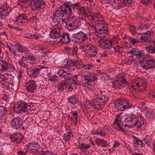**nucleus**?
<instances>
[{"label":"nucleus","mask_w":155,"mask_h":155,"mask_svg":"<svg viewBox=\"0 0 155 155\" xmlns=\"http://www.w3.org/2000/svg\"><path fill=\"white\" fill-rule=\"evenodd\" d=\"M60 32V30H59L58 29V30H54L53 31L51 30L50 32V34L51 35V34L52 33L53 36H54L55 35L59 33Z\"/></svg>","instance_id":"5fc2aeb1"},{"label":"nucleus","mask_w":155,"mask_h":155,"mask_svg":"<svg viewBox=\"0 0 155 155\" xmlns=\"http://www.w3.org/2000/svg\"><path fill=\"white\" fill-rule=\"evenodd\" d=\"M143 119L144 118L141 115L139 117L137 116L136 119L134 120V123H133V125L134 126H136L138 125L137 127V128H140L144 124Z\"/></svg>","instance_id":"9b49d317"},{"label":"nucleus","mask_w":155,"mask_h":155,"mask_svg":"<svg viewBox=\"0 0 155 155\" xmlns=\"http://www.w3.org/2000/svg\"><path fill=\"white\" fill-rule=\"evenodd\" d=\"M3 98L7 102L10 103L13 100V97L11 94H5Z\"/></svg>","instance_id":"c85d7f7f"},{"label":"nucleus","mask_w":155,"mask_h":155,"mask_svg":"<svg viewBox=\"0 0 155 155\" xmlns=\"http://www.w3.org/2000/svg\"><path fill=\"white\" fill-rule=\"evenodd\" d=\"M141 141L140 140H134L133 141L134 142V143H133V145L134 146V148H135V147H137L139 146V141Z\"/></svg>","instance_id":"603ef678"},{"label":"nucleus","mask_w":155,"mask_h":155,"mask_svg":"<svg viewBox=\"0 0 155 155\" xmlns=\"http://www.w3.org/2000/svg\"><path fill=\"white\" fill-rule=\"evenodd\" d=\"M7 71L9 70V72H13L15 71V68L13 66L10 64H8Z\"/></svg>","instance_id":"37998d69"},{"label":"nucleus","mask_w":155,"mask_h":155,"mask_svg":"<svg viewBox=\"0 0 155 155\" xmlns=\"http://www.w3.org/2000/svg\"><path fill=\"white\" fill-rule=\"evenodd\" d=\"M96 22L97 23H96V25H103L104 23H106L105 20L104 19L102 20H98Z\"/></svg>","instance_id":"3c124183"},{"label":"nucleus","mask_w":155,"mask_h":155,"mask_svg":"<svg viewBox=\"0 0 155 155\" xmlns=\"http://www.w3.org/2000/svg\"><path fill=\"white\" fill-rule=\"evenodd\" d=\"M9 75V74L8 73L3 74L2 75V77H3L4 78H2V82H5L6 83V81L9 79L8 78Z\"/></svg>","instance_id":"79ce46f5"},{"label":"nucleus","mask_w":155,"mask_h":155,"mask_svg":"<svg viewBox=\"0 0 155 155\" xmlns=\"http://www.w3.org/2000/svg\"><path fill=\"white\" fill-rule=\"evenodd\" d=\"M7 87H8V88L14 91L18 87L17 85L15 84L13 82H12L11 83H8V85H7Z\"/></svg>","instance_id":"473e14b6"},{"label":"nucleus","mask_w":155,"mask_h":155,"mask_svg":"<svg viewBox=\"0 0 155 155\" xmlns=\"http://www.w3.org/2000/svg\"><path fill=\"white\" fill-rule=\"evenodd\" d=\"M58 61L61 62L62 64L64 65H66V62L69 60V59H67L64 55H62L58 57Z\"/></svg>","instance_id":"4be33fe9"},{"label":"nucleus","mask_w":155,"mask_h":155,"mask_svg":"<svg viewBox=\"0 0 155 155\" xmlns=\"http://www.w3.org/2000/svg\"><path fill=\"white\" fill-rule=\"evenodd\" d=\"M27 74L30 77L36 78L40 74L39 69L35 68H30L27 71Z\"/></svg>","instance_id":"423d86ee"},{"label":"nucleus","mask_w":155,"mask_h":155,"mask_svg":"<svg viewBox=\"0 0 155 155\" xmlns=\"http://www.w3.org/2000/svg\"><path fill=\"white\" fill-rule=\"evenodd\" d=\"M29 1L30 2H29V3H26L25 4V6L26 7V8L28 7H31L32 6H33V5L32 4L31 0H30Z\"/></svg>","instance_id":"680f3d73"},{"label":"nucleus","mask_w":155,"mask_h":155,"mask_svg":"<svg viewBox=\"0 0 155 155\" xmlns=\"http://www.w3.org/2000/svg\"><path fill=\"white\" fill-rule=\"evenodd\" d=\"M147 70L149 69H153L154 68V66L153 65V63H154V61L153 60H150L147 59Z\"/></svg>","instance_id":"c756f323"},{"label":"nucleus","mask_w":155,"mask_h":155,"mask_svg":"<svg viewBox=\"0 0 155 155\" xmlns=\"http://www.w3.org/2000/svg\"><path fill=\"white\" fill-rule=\"evenodd\" d=\"M75 61H73L72 60H68L67 62H66V65L68 66L69 68H71V67H72L74 66H75Z\"/></svg>","instance_id":"c9c22d12"},{"label":"nucleus","mask_w":155,"mask_h":155,"mask_svg":"<svg viewBox=\"0 0 155 155\" xmlns=\"http://www.w3.org/2000/svg\"><path fill=\"white\" fill-rule=\"evenodd\" d=\"M90 147V145H85L84 143H82L80 146H79V149L80 150L81 149L86 150L89 148Z\"/></svg>","instance_id":"58836bf2"},{"label":"nucleus","mask_w":155,"mask_h":155,"mask_svg":"<svg viewBox=\"0 0 155 155\" xmlns=\"http://www.w3.org/2000/svg\"><path fill=\"white\" fill-rule=\"evenodd\" d=\"M99 100L101 101V102L104 103V105H105L106 102L109 101V98L105 95H101V97L98 98Z\"/></svg>","instance_id":"393cba45"},{"label":"nucleus","mask_w":155,"mask_h":155,"mask_svg":"<svg viewBox=\"0 0 155 155\" xmlns=\"http://www.w3.org/2000/svg\"><path fill=\"white\" fill-rule=\"evenodd\" d=\"M103 128H100L99 129V133L98 135H99L100 136H103L104 137H105L106 134L105 133L103 132Z\"/></svg>","instance_id":"864d4df0"},{"label":"nucleus","mask_w":155,"mask_h":155,"mask_svg":"<svg viewBox=\"0 0 155 155\" xmlns=\"http://www.w3.org/2000/svg\"><path fill=\"white\" fill-rule=\"evenodd\" d=\"M132 106V105L131 104V103L129 101V100H128V101L126 100L122 107H120V109L119 110H123L126 108L130 107Z\"/></svg>","instance_id":"a211bd4d"},{"label":"nucleus","mask_w":155,"mask_h":155,"mask_svg":"<svg viewBox=\"0 0 155 155\" xmlns=\"http://www.w3.org/2000/svg\"><path fill=\"white\" fill-rule=\"evenodd\" d=\"M121 115V113H119L115 117V119L113 124H119V122L121 123V118L119 120V118L120 117ZM121 123H120L121 124Z\"/></svg>","instance_id":"e433bc0d"},{"label":"nucleus","mask_w":155,"mask_h":155,"mask_svg":"<svg viewBox=\"0 0 155 155\" xmlns=\"http://www.w3.org/2000/svg\"><path fill=\"white\" fill-rule=\"evenodd\" d=\"M32 1L37 10H39L45 8L46 3L44 0H32Z\"/></svg>","instance_id":"20e7f679"},{"label":"nucleus","mask_w":155,"mask_h":155,"mask_svg":"<svg viewBox=\"0 0 155 155\" xmlns=\"http://www.w3.org/2000/svg\"><path fill=\"white\" fill-rule=\"evenodd\" d=\"M101 139L98 138L97 139H96L95 140V142L96 143V144H97L98 146H101Z\"/></svg>","instance_id":"338daca9"},{"label":"nucleus","mask_w":155,"mask_h":155,"mask_svg":"<svg viewBox=\"0 0 155 155\" xmlns=\"http://www.w3.org/2000/svg\"><path fill=\"white\" fill-rule=\"evenodd\" d=\"M109 143H107V141L103 139H101L100 146L101 147H106L107 146H109Z\"/></svg>","instance_id":"a19ab883"},{"label":"nucleus","mask_w":155,"mask_h":155,"mask_svg":"<svg viewBox=\"0 0 155 155\" xmlns=\"http://www.w3.org/2000/svg\"><path fill=\"white\" fill-rule=\"evenodd\" d=\"M0 111L2 116L6 115L8 112V108L6 107L3 106H0Z\"/></svg>","instance_id":"cd10ccee"},{"label":"nucleus","mask_w":155,"mask_h":155,"mask_svg":"<svg viewBox=\"0 0 155 155\" xmlns=\"http://www.w3.org/2000/svg\"><path fill=\"white\" fill-rule=\"evenodd\" d=\"M76 24L75 25V27L78 28L79 26L81 25V19L79 18H76V20L75 22Z\"/></svg>","instance_id":"09e8293b"},{"label":"nucleus","mask_w":155,"mask_h":155,"mask_svg":"<svg viewBox=\"0 0 155 155\" xmlns=\"http://www.w3.org/2000/svg\"><path fill=\"white\" fill-rule=\"evenodd\" d=\"M99 15L101 16V14L99 13H94L91 17V20H94L95 17L98 18V16Z\"/></svg>","instance_id":"49530a36"},{"label":"nucleus","mask_w":155,"mask_h":155,"mask_svg":"<svg viewBox=\"0 0 155 155\" xmlns=\"http://www.w3.org/2000/svg\"><path fill=\"white\" fill-rule=\"evenodd\" d=\"M118 80L120 81V83H121V84H124L125 83H126L127 84V82L126 80V79L124 78V76H120V77L117 78Z\"/></svg>","instance_id":"c03bdc74"},{"label":"nucleus","mask_w":155,"mask_h":155,"mask_svg":"<svg viewBox=\"0 0 155 155\" xmlns=\"http://www.w3.org/2000/svg\"><path fill=\"white\" fill-rule=\"evenodd\" d=\"M87 40V36L81 31L75 34L72 36L71 41L78 44L83 43L84 41Z\"/></svg>","instance_id":"f03ea898"},{"label":"nucleus","mask_w":155,"mask_h":155,"mask_svg":"<svg viewBox=\"0 0 155 155\" xmlns=\"http://www.w3.org/2000/svg\"><path fill=\"white\" fill-rule=\"evenodd\" d=\"M70 82H69L68 83L66 84L65 83L64 84V86L68 89H71V83L70 84Z\"/></svg>","instance_id":"69168bd1"},{"label":"nucleus","mask_w":155,"mask_h":155,"mask_svg":"<svg viewBox=\"0 0 155 155\" xmlns=\"http://www.w3.org/2000/svg\"><path fill=\"white\" fill-rule=\"evenodd\" d=\"M60 12L58 13V14L59 15L62 17H64V14L68 15L67 12V10L62 5L60 6Z\"/></svg>","instance_id":"6ab92c4d"},{"label":"nucleus","mask_w":155,"mask_h":155,"mask_svg":"<svg viewBox=\"0 0 155 155\" xmlns=\"http://www.w3.org/2000/svg\"><path fill=\"white\" fill-rule=\"evenodd\" d=\"M93 108L97 109L98 111L102 110L104 106V103L102 104L101 101H93Z\"/></svg>","instance_id":"f8f14e48"},{"label":"nucleus","mask_w":155,"mask_h":155,"mask_svg":"<svg viewBox=\"0 0 155 155\" xmlns=\"http://www.w3.org/2000/svg\"><path fill=\"white\" fill-rule=\"evenodd\" d=\"M29 103H27L25 102L24 101H21L16 102L14 105L13 110L14 113L17 114H19L23 113L28 112V110L29 109H28L29 107H30V104L29 105Z\"/></svg>","instance_id":"f257e3e1"},{"label":"nucleus","mask_w":155,"mask_h":155,"mask_svg":"<svg viewBox=\"0 0 155 155\" xmlns=\"http://www.w3.org/2000/svg\"><path fill=\"white\" fill-rule=\"evenodd\" d=\"M31 146L33 148L32 150H34L36 153L38 152L41 147L38 143L35 141L32 142Z\"/></svg>","instance_id":"aec40b11"},{"label":"nucleus","mask_w":155,"mask_h":155,"mask_svg":"<svg viewBox=\"0 0 155 155\" xmlns=\"http://www.w3.org/2000/svg\"><path fill=\"white\" fill-rule=\"evenodd\" d=\"M28 58L31 61H34L36 58V57L33 55L27 56Z\"/></svg>","instance_id":"774afa93"},{"label":"nucleus","mask_w":155,"mask_h":155,"mask_svg":"<svg viewBox=\"0 0 155 155\" xmlns=\"http://www.w3.org/2000/svg\"><path fill=\"white\" fill-rule=\"evenodd\" d=\"M136 27L134 25H131L130 26L129 28V30L130 32H131V34L133 35H135V34L137 32L135 31Z\"/></svg>","instance_id":"ea45409f"},{"label":"nucleus","mask_w":155,"mask_h":155,"mask_svg":"<svg viewBox=\"0 0 155 155\" xmlns=\"http://www.w3.org/2000/svg\"><path fill=\"white\" fill-rule=\"evenodd\" d=\"M99 27L100 28L103 29L104 30L103 33L104 34H107V32L109 31L108 29V25H107L106 23H104L103 25H99L98 27Z\"/></svg>","instance_id":"b1692460"},{"label":"nucleus","mask_w":155,"mask_h":155,"mask_svg":"<svg viewBox=\"0 0 155 155\" xmlns=\"http://www.w3.org/2000/svg\"><path fill=\"white\" fill-rule=\"evenodd\" d=\"M129 115L130 116V119H131L130 120L131 122L133 121L134 120H135L137 117L133 114H129Z\"/></svg>","instance_id":"bf43d9fd"},{"label":"nucleus","mask_w":155,"mask_h":155,"mask_svg":"<svg viewBox=\"0 0 155 155\" xmlns=\"http://www.w3.org/2000/svg\"><path fill=\"white\" fill-rule=\"evenodd\" d=\"M132 46H134L135 45H137L138 43H140V41L138 40H137L136 39L133 38V40L132 41Z\"/></svg>","instance_id":"6e6d98bb"},{"label":"nucleus","mask_w":155,"mask_h":155,"mask_svg":"<svg viewBox=\"0 0 155 155\" xmlns=\"http://www.w3.org/2000/svg\"><path fill=\"white\" fill-rule=\"evenodd\" d=\"M14 139V142H16L17 144H20L21 143H23V140H25V137L21 134L17 137H15Z\"/></svg>","instance_id":"f3484780"},{"label":"nucleus","mask_w":155,"mask_h":155,"mask_svg":"<svg viewBox=\"0 0 155 155\" xmlns=\"http://www.w3.org/2000/svg\"><path fill=\"white\" fill-rule=\"evenodd\" d=\"M64 48L69 55H72L73 56H77L78 50L77 46H74L72 47H69L66 46L64 47Z\"/></svg>","instance_id":"6e6552de"},{"label":"nucleus","mask_w":155,"mask_h":155,"mask_svg":"<svg viewBox=\"0 0 155 155\" xmlns=\"http://www.w3.org/2000/svg\"><path fill=\"white\" fill-rule=\"evenodd\" d=\"M66 20L70 23H72L74 26H75V24H76L75 22L76 20V17L74 16H72L71 17L70 16Z\"/></svg>","instance_id":"a878e982"},{"label":"nucleus","mask_w":155,"mask_h":155,"mask_svg":"<svg viewBox=\"0 0 155 155\" xmlns=\"http://www.w3.org/2000/svg\"><path fill=\"white\" fill-rule=\"evenodd\" d=\"M78 10L80 11L81 13L82 14H84L86 12V9L84 6H82L80 8L78 7Z\"/></svg>","instance_id":"8fccbe9b"},{"label":"nucleus","mask_w":155,"mask_h":155,"mask_svg":"<svg viewBox=\"0 0 155 155\" xmlns=\"http://www.w3.org/2000/svg\"><path fill=\"white\" fill-rule=\"evenodd\" d=\"M22 23H26V21L27 20V17L25 14H22Z\"/></svg>","instance_id":"052dcab7"},{"label":"nucleus","mask_w":155,"mask_h":155,"mask_svg":"<svg viewBox=\"0 0 155 155\" xmlns=\"http://www.w3.org/2000/svg\"><path fill=\"white\" fill-rule=\"evenodd\" d=\"M112 41H107L106 43H105V45L103 46V47L107 49H111V48H112Z\"/></svg>","instance_id":"2f4dec72"},{"label":"nucleus","mask_w":155,"mask_h":155,"mask_svg":"<svg viewBox=\"0 0 155 155\" xmlns=\"http://www.w3.org/2000/svg\"><path fill=\"white\" fill-rule=\"evenodd\" d=\"M67 10V12L68 15H72L73 12L72 10V7L71 6L67 5L66 4L64 3L62 5Z\"/></svg>","instance_id":"412c9836"},{"label":"nucleus","mask_w":155,"mask_h":155,"mask_svg":"<svg viewBox=\"0 0 155 155\" xmlns=\"http://www.w3.org/2000/svg\"><path fill=\"white\" fill-rule=\"evenodd\" d=\"M8 63L4 60H0V71H7Z\"/></svg>","instance_id":"ddd939ff"},{"label":"nucleus","mask_w":155,"mask_h":155,"mask_svg":"<svg viewBox=\"0 0 155 155\" xmlns=\"http://www.w3.org/2000/svg\"><path fill=\"white\" fill-rule=\"evenodd\" d=\"M84 80L87 81L88 82H93L92 79L91 78V74H89V76L87 78H84Z\"/></svg>","instance_id":"0e129e2a"},{"label":"nucleus","mask_w":155,"mask_h":155,"mask_svg":"<svg viewBox=\"0 0 155 155\" xmlns=\"http://www.w3.org/2000/svg\"><path fill=\"white\" fill-rule=\"evenodd\" d=\"M97 74L94 73L93 74V75H91V78H92V80L93 81H94L95 80H97L98 78L97 77Z\"/></svg>","instance_id":"13d9d810"},{"label":"nucleus","mask_w":155,"mask_h":155,"mask_svg":"<svg viewBox=\"0 0 155 155\" xmlns=\"http://www.w3.org/2000/svg\"><path fill=\"white\" fill-rule=\"evenodd\" d=\"M98 49L97 50H95V49L93 52H94V54H91L89 52H87L85 54L86 56L87 57H88L89 58H91L93 57H95L97 53L98 52Z\"/></svg>","instance_id":"72a5a7b5"},{"label":"nucleus","mask_w":155,"mask_h":155,"mask_svg":"<svg viewBox=\"0 0 155 155\" xmlns=\"http://www.w3.org/2000/svg\"><path fill=\"white\" fill-rule=\"evenodd\" d=\"M59 41L62 44L67 45L70 41L69 35L68 33L63 32L61 36V39H60Z\"/></svg>","instance_id":"9d476101"},{"label":"nucleus","mask_w":155,"mask_h":155,"mask_svg":"<svg viewBox=\"0 0 155 155\" xmlns=\"http://www.w3.org/2000/svg\"><path fill=\"white\" fill-rule=\"evenodd\" d=\"M24 123L21 118L17 117H14L10 121L11 127L14 130H18L22 127Z\"/></svg>","instance_id":"7ed1b4c3"},{"label":"nucleus","mask_w":155,"mask_h":155,"mask_svg":"<svg viewBox=\"0 0 155 155\" xmlns=\"http://www.w3.org/2000/svg\"><path fill=\"white\" fill-rule=\"evenodd\" d=\"M93 105V102L91 103L88 100L86 102L85 106L87 108L89 109L90 108H91L92 107Z\"/></svg>","instance_id":"de8ad7c7"},{"label":"nucleus","mask_w":155,"mask_h":155,"mask_svg":"<svg viewBox=\"0 0 155 155\" xmlns=\"http://www.w3.org/2000/svg\"><path fill=\"white\" fill-rule=\"evenodd\" d=\"M73 137V135L71 131H67L64 134V140L65 142L69 141L71 140V136Z\"/></svg>","instance_id":"dca6fc26"},{"label":"nucleus","mask_w":155,"mask_h":155,"mask_svg":"<svg viewBox=\"0 0 155 155\" xmlns=\"http://www.w3.org/2000/svg\"><path fill=\"white\" fill-rule=\"evenodd\" d=\"M62 35L61 34L60 32L55 35L54 36H53L49 35L50 38L53 39H58L60 38H61L62 36Z\"/></svg>","instance_id":"4c0bfd02"},{"label":"nucleus","mask_w":155,"mask_h":155,"mask_svg":"<svg viewBox=\"0 0 155 155\" xmlns=\"http://www.w3.org/2000/svg\"><path fill=\"white\" fill-rule=\"evenodd\" d=\"M67 99L68 102L73 105L78 103L79 100L78 97H77L76 95H74L69 96Z\"/></svg>","instance_id":"4468645a"},{"label":"nucleus","mask_w":155,"mask_h":155,"mask_svg":"<svg viewBox=\"0 0 155 155\" xmlns=\"http://www.w3.org/2000/svg\"><path fill=\"white\" fill-rule=\"evenodd\" d=\"M127 61L126 62V64H131V63H133V62L135 61V59H130V58H127Z\"/></svg>","instance_id":"4d7b16f0"},{"label":"nucleus","mask_w":155,"mask_h":155,"mask_svg":"<svg viewBox=\"0 0 155 155\" xmlns=\"http://www.w3.org/2000/svg\"><path fill=\"white\" fill-rule=\"evenodd\" d=\"M127 55L128 54H133L136 58H138L140 57V58L143 56L141 51L137 48H133L131 50L127 52Z\"/></svg>","instance_id":"0eeeda50"},{"label":"nucleus","mask_w":155,"mask_h":155,"mask_svg":"<svg viewBox=\"0 0 155 155\" xmlns=\"http://www.w3.org/2000/svg\"><path fill=\"white\" fill-rule=\"evenodd\" d=\"M112 87L116 90H120L125 87V85L122 84L120 83V81L118 80L117 78L114 81H112Z\"/></svg>","instance_id":"1a4fd4ad"},{"label":"nucleus","mask_w":155,"mask_h":155,"mask_svg":"<svg viewBox=\"0 0 155 155\" xmlns=\"http://www.w3.org/2000/svg\"><path fill=\"white\" fill-rule=\"evenodd\" d=\"M8 10L2 7L0 8V16H7L9 14Z\"/></svg>","instance_id":"5701e85b"},{"label":"nucleus","mask_w":155,"mask_h":155,"mask_svg":"<svg viewBox=\"0 0 155 155\" xmlns=\"http://www.w3.org/2000/svg\"><path fill=\"white\" fill-rule=\"evenodd\" d=\"M75 66L77 68H80L84 67L85 66L82 61H76L75 62Z\"/></svg>","instance_id":"7c9ffc66"},{"label":"nucleus","mask_w":155,"mask_h":155,"mask_svg":"<svg viewBox=\"0 0 155 155\" xmlns=\"http://www.w3.org/2000/svg\"><path fill=\"white\" fill-rule=\"evenodd\" d=\"M51 19H52V21L54 22L55 25H57L58 26H59V25H61V24L60 23V21H59V19H58L59 18L52 17Z\"/></svg>","instance_id":"f704fd0d"},{"label":"nucleus","mask_w":155,"mask_h":155,"mask_svg":"<svg viewBox=\"0 0 155 155\" xmlns=\"http://www.w3.org/2000/svg\"><path fill=\"white\" fill-rule=\"evenodd\" d=\"M126 100L128 101V99H126V98H121L120 99H117L114 102L115 103H116L117 104L116 105V106L118 105V104L119 105H118V106L119 107L120 109L118 108L117 109H119V110L120 109V107H122L124 104V102H125V101Z\"/></svg>","instance_id":"2eb2a0df"},{"label":"nucleus","mask_w":155,"mask_h":155,"mask_svg":"<svg viewBox=\"0 0 155 155\" xmlns=\"http://www.w3.org/2000/svg\"><path fill=\"white\" fill-rule=\"evenodd\" d=\"M65 72V71L62 69H60L57 73V74L60 76L62 78L63 73Z\"/></svg>","instance_id":"e2e57ef3"},{"label":"nucleus","mask_w":155,"mask_h":155,"mask_svg":"<svg viewBox=\"0 0 155 155\" xmlns=\"http://www.w3.org/2000/svg\"><path fill=\"white\" fill-rule=\"evenodd\" d=\"M147 59L146 60H140V66L146 70H147Z\"/></svg>","instance_id":"bb28decb"},{"label":"nucleus","mask_w":155,"mask_h":155,"mask_svg":"<svg viewBox=\"0 0 155 155\" xmlns=\"http://www.w3.org/2000/svg\"><path fill=\"white\" fill-rule=\"evenodd\" d=\"M26 89L29 92L34 93L36 88L37 85L33 80H31L25 85Z\"/></svg>","instance_id":"39448f33"},{"label":"nucleus","mask_w":155,"mask_h":155,"mask_svg":"<svg viewBox=\"0 0 155 155\" xmlns=\"http://www.w3.org/2000/svg\"><path fill=\"white\" fill-rule=\"evenodd\" d=\"M117 125V127H116V129L117 130L119 131H121L123 133H124V132H126V131L124 130L122 126L120 125V123L118 124H116Z\"/></svg>","instance_id":"a18cd8bd"}]
</instances>
